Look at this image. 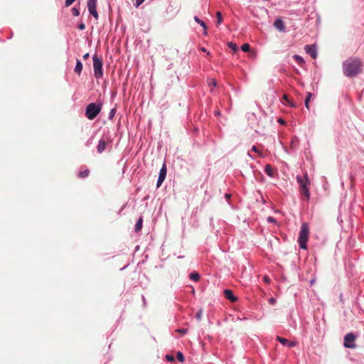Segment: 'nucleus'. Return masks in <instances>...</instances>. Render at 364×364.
<instances>
[{
	"mask_svg": "<svg viewBox=\"0 0 364 364\" xmlns=\"http://www.w3.org/2000/svg\"><path fill=\"white\" fill-rule=\"evenodd\" d=\"M363 62L359 58H349L343 63V72L349 77H353L363 72Z\"/></svg>",
	"mask_w": 364,
	"mask_h": 364,
	"instance_id": "f257e3e1",
	"label": "nucleus"
},
{
	"mask_svg": "<svg viewBox=\"0 0 364 364\" xmlns=\"http://www.w3.org/2000/svg\"><path fill=\"white\" fill-rule=\"evenodd\" d=\"M296 181L299 185V191L303 200H308L310 198V193L309 186L310 182L309 181L307 174L305 173L304 176H297Z\"/></svg>",
	"mask_w": 364,
	"mask_h": 364,
	"instance_id": "f03ea898",
	"label": "nucleus"
},
{
	"mask_svg": "<svg viewBox=\"0 0 364 364\" xmlns=\"http://www.w3.org/2000/svg\"><path fill=\"white\" fill-rule=\"evenodd\" d=\"M309 228L306 223H303L299 235L298 242L301 249L307 248V242L309 240Z\"/></svg>",
	"mask_w": 364,
	"mask_h": 364,
	"instance_id": "7ed1b4c3",
	"label": "nucleus"
},
{
	"mask_svg": "<svg viewBox=\"0 0 364 364\" xmlns=\"http://www.w3.org/2000/svg\"><path fill=\"white\" fill-rule=\"evenodd\" d=\"M101 109H102V105L100 103H99V104H97L95 102L90 103L86 107L85 116L88 119L92 120L99 114Z\"/></svg>",
	"mask_w": 364,
	"mask_h": 364,
	"instance_id": "20e7f679",
	"label": "nucleus"
},
{
	"mask_svg": "<svg viewBox=\"0 0 364 364\" xmlns=\"http://www.w3.org/2000/svg\"><path fill=\"white\" fill-rule=\"evenodd\" d=\"M92 59L95 76L96 78H101L103 75L102 59L101 58H98L97 55H94Z\"/></svg>",
	"mask_w": 364,
	"mask_h": 364,
	"instance_id": "39448f33",
	"label": "nucleus"
},
{
	"mask_svg": "<svg viewBox=\"0 0 364 364\" xmlns=\"http://www.w3.org/2000/svg\"><path fill=\"white\" fill-rule=\"evenodd\" d=\"M355 336L353 333H348L344 337L343 345L346 348H355Z\"/></svg>",
	"mask_w": 364,
	"mask_h": 364,
	"instance_id": "423d86ee",
	"label": "nucleus"
},
{
	"mask_svg": "<svg viewBox=\"0 0 364 364\" xmlns=\"http://www.w3.org/2000/svg\"><path fill=\"white\" fill-rule=\"evenodd\" d=\"M87 8L90 14H92L95 19L98 18V14L97 11V0H88Z\"/></svg>",
	"mask_w": 364,
	"mask_h": 364,
	"instance_id": "0eeeda50",
	"label": "nucleus"
},
{
	"mask_svg": "<svg viewBox=\"0 0 364 364\" xmlns=\"http://www.w3.org/2000/svg\"><path fill=\"white\" fill-rule=\"evenodd\" d=\"M305 51L311 55V57L314 59L317 57V52L315 45H306L304 47Z\"/></svg>",
	"mask_w": 364,
	"mask_h": 364,
	"instance_id": "6e6552de",
	"label": "nucleus"
},
{
	"mask_svg": "<svg viewBox=\"0 0 364 364\" xmlns=\"http://www.w3.org/2000/svg\"><path fill=\"white\" fill-rule=\"evenodd\" d=\"M166 176V165L164 164L162 168L160 170V173H159V176L157 184H156L157 187H159L162 184V183L165 180Z\"/></svg>",
	"mask_w": 364,
	"mask_h": 364,
	"instance_id": "1a4fd4ad",
	"label": "nucleus"
},
{
	"mask_svg": "<svg viewBox=\"0 0 364 364\" xmlns=\"http://www.w3.org/2000/svg\"><path fill=\"white\" fill-rule=\"evenodd\" d=\"M277 340L280 342L282 345L287 346L289 348L294 347L297 345L296 341H289L288 339L277 336Z\"/></svg>",
	"mask_w": 364,
	"mask_h": 364,
	"instance_id": "9d476101",
	"label": "nucleus"
},
{
	"mask_svg": "<svg viewBox=\"0 0 364 364\" xmlns=\"http://www.w3.org/2000/svg\"><path fill=\"white\" fill-rule=\"evenodd\" d=\"M225 297L232 302H235L237 300V298L234 296L233 292L230 289H225L224 291Z\"/></svg>",
	"mask_w": 364,
	"mask_h": 364,
	"instance_id": "9b49d317",
	"label": "nucleus"
},
{
	"mask_svg": "<svg viewBox=\"0 0 364 364\" xmlns=\"http://www.w3.org/2000/svg\"><path fill=\"white\" fill-rule=\"evenodd\" d=\"M274 27L280 31L284 30L285 26L283 21L281 18H277L274 23Z\"/></svg>",
	"mask_w": 364,
	"mask_h": 364,
	"instance_id": "f8f14e48",
	"label": "nucleus"
},
{
	"mask_svg": "<svg viewBox=\"0 0 364 364\" xmlns=\"http://www.w3.org/2000/svg\"><path fill=\"white\" fill-rule=\"evenodd\" d=\"M265 173L270 177L273 178L274 176L275 171L272 167L270 164H267L264 167Z\"/></svg>",
	"mask_w": 364,
	"mask_h": 364,
	"instance_id": "ddd939ff",
	"label": "nucleus"
},
{
	"mask_svg": "<svg viewBox=\"0 0 364 364\" xmlns=\"http://www.w3.org/2000/svg\"><path fill=\"white\" fill-rule=\"evenodd\" d=\"M105 148H106V142L105 140L103 139H101L100 141H99V144L97 145V151L99 153H102V151H104L105 150Z\"/></svg>",
	"mask_w": 364,
	"mask_h": 364,
	"instance_id": "4468645a",
	"label": "nucleus"
},
{
	"mask_svg": "<svg viewBox=\"0 0 364 364\" xmlns=\"http://www.w3.org/2000/svg\"><path fill=\"white\" fill-rule=\"evenodd\" d=\"M82 64L81 63V62L79 60H77L74 70L76 73H77L80 75L82 72Z\"/></svg>",
	"mask_w": 364,
	"mask_h": 364,
	"instance_id": "2eb2a0df",
	"label": "nucleus"
},
{
	"mask_svg": "<svg viewBox=\"0 0 364 364\" xmlns=\"http://www.w3.org/2000/svg\"><path fill=\"white\" fill-rule=\"evenodd\" d=\"M142 222H143V219L141 218H139L135 225V231L136 232H139L141 230Z\"/></svg>",
	"mask_w": 364,
	"mask_h": 364,
	"instance_id": "dca6fc26",
	"label": "nucleus"
},
{
	"mask_svg": "<svg viewBox=\"0 0 364 364\" xmlns=\"http://www.w3.org/2000/svg\"><path fill=\"white\" fill-rule=\"evenodd\" d=\"M89 174H90V170L85 169L84 171H80L78 176L80 178H84L88 176Z\"/></svg>",
	"mask_w": 364,
	"mask_h": 364,
	"instance_id": "f3484780",
	"label": "nucleus"
},
{
	"mask_svg": "<svg viewBox=\"0 0 364 364\" xmlns=\"http://www.w3.org/2000/svg\"><path fill=\"white\" fill-rule=\"evenodd\" d=\"M294 58L295 59V60L300 65H302L303 64H304V60L303 59V58L299 55H294Z\"/></svg>",
	"mask_w": 364,
	"mask_h": 364,
	"instance_id": "a211bd4d",
	"label": "nucleus"
},
{
	"mask_svg": "<svg viewBox=\"0 0 364 364\" xmlns=\"http://www.w3.org/2000/svg\"><path fill=\"white\" fill-rule=\"evenodd\" d=\"M189 277L191 279L197 282L199 280L200 275L197 272H193V273L190 274Z\"/></svg>",
	"mask_w": 364,
	"mask_h": 364,
	"instance_id": "6ab92c4d",
	"label": "nucleus"
},
{
	"mask_svg": "<svg viewBox=\"0 0 364 364\" xmlns=\"http://www.w3.org/2000/svg\"><path fill=\"white\" fill-rule=\"evenodd\" d=\"M194 20L197 23H198L200 26H202L205 30L207 29V26H205V23L203 21L200 20V18L198 16H195Z\"/></svg>",
	"mask_w": 364,
	"mask_h": 364,
	"instance_id": "aec40b11",
	"label": "nucleus"
},
{
	"mask_svg": "<svg viewBox=\"0 0 364 364\" xmlns=\"http://www.w3.org/2000/svg\"><path fill=\"white\" fill-rule=\"evenodd\" d=\"M228 46L229 48L232 49L234 51H237V49H238L237 45L235 43H232V42H228Z\"/></svg>",
	"mask_w": 364,
	"mask_h": 364,
	"instance_id": "412c9836",
	"label": "nucleus"
},
{
	"mask_svg": "<svg viewBox=\"0 0 364 364\" xmlns=\"http://www.w3.org/2000/svg\"><path fill=\"white\" fill-rule=\"evenodd\" d=\"M311 97V92H308L307 93V96H306V97L305 99V106H306V107L308 109H309V103Z\"/></svg>",
	"mask_w": 364,
	"mask_h": 364,
	"instance_id": "4be33fe9",
	"label": "nucleus"
},
{
	"mask_svg": "<svg viewBox=\"0 0 364 364\" xmlns=\"http://www.w3.org/2000/svg\"><path fill=\"white\" fill-rule=\"evenodd\" d=\"M176 358L178 361L181 363H183L184 361V356L183 354L181 351H178L176 354Z\"/></svg>",
	"mask_w": 364,
	"mask_h": 364,
	"instance_id": "5701e85b",
	"label": "nucleus"
},
{
	"mask_svg": "<svg viewBox=\"0 0 364 364\" xmlns=\"http://www.w3.org/2000/svg\"><path fill=\"white\" fill-rule=\"evenodd\" d=\"M250 45L248 43H245L241 46V49L244 52H248L250 51Z\"/></svg>",
	"mask_w": 364,
	"mask_h": 364,
	"instance_id": "b1692460",
	"label": "nucleus"
},
{
	"mask_svg": "<svg viewBox=\"0 0 364 364\" xmlns=\"http://www.w3.org/2000/svg\"><path fill=\"white\" fill-rule=\"evenodd\" d=\"M216 17L218 18L217 25H219L222 22V14L220 11H217Z\"/></svg>",
	"mask_w": 364,
	"mask_h": 364,
	"instance_id": "393cba45",
	"label": "nucleus"
},
{
	"mask_svg": "<svg viewBox=\"0 0 364 364\" xmlns=\"http://www.w3.org/2000/svg\"><path fill=\"white\" fill-rule=\"evenodd\" d=\"M196 316L198 321H200L203 316V310L200 309L197 311Z\"/></svg>",
	"mask_w": 364,
	"mask_h": 364,
	"instance_id": "a878e982",
	"label": "nucleus"
},
{
	"mask_svg": "<svg viewBox=\"0 0 364 364\" xmlns=\"http://www.w3.org/2000/svg\"><path fill=\"white\" fill-rule=\"evenodd\" d=\"M71 11H72V14H73V16H79L80 11H79V10L77 8L74 7V8L72 9Z\"/></svg>",
	"mask_w": 364,
	"mask_h": 364,
	"instance_id": "bb28decb",
	"label": "nucleus"
},
{
	"mask_svg": "<svg viewBox=\"0 0 364 364\" xmlns=\"http://www.w3.org/2000/svg\"><path fill=\"white\" fill-rule=\"evenodd\" d=\"M166 359L168 360V361H173L174 360V357L171 355H166Z\"/></svg>",
	"mask_w": 364,
	"mask_h": 364,
	"instance_id": "cd10ccee",
	"label": "nucleus"
},
{
	"mask_svg": "<svg viewBox=\"0 0 364 364\" xmlns=\"http://www.w3.org/2000/svg\"><path fill=\"white\" fill-rule=\"evenodd\" d=\"M145 0H136L134 6L138 8Z\"/></svg>",
	"mask_w": 364,
	"mask_h": 364,
	"instance_id": "c85d7f7f",
	"label": "nucleus"
},
{
	"mask_svg": "<svg viewBox=\"0 0 364 364\" xmlns=\"http://www.w3.org/2000/svg\"><path fill=\"white\" fill-rule=\"evenodd\" d=\"M283 99H284V100H285L287 102H288L290 104V105H291V107H296V105H295V104L290 103V102H289V100H288V97H287V95H284L283 96Z\"/></svg>",
	"mask_w": 364,
	"mask_h": 364,
	"instance_id": "c756f323",
	"label": "nucleus"
},
{
	"mask_svg": "<svg viewBox=\"0 0 364 364\" xmlns=\"http://www.w3.org/2000/svg\"><path fill=\"white\" fill-rule=\"evenodd\" d=\"M177 331L181 334H186L187 333V329L186 328H180V329H178Z\"/></svg>",
	"mask_w": 364,
	"mask_h": 364,
	"instance_id": "7c9ffc66",
	"label": "nucleus"
},
{
	"mask_svg": "<svg viewBox=\"0 0 364 364\" xmlns=\"http://www.w3.org/2000/svg\"><path fill=\"white\" fill-rule=\"evenodd\" d=\"M267 221L269 223H276V220L273 217H271V216L267 218Z\"/></svg>",
	"mask_w": 364,
	"mask_h": 364,
	"instance_id": "2f4dec72",
	"label": "nucleus"
},
{
	"mask_svg": "<svg viewBox=\"0 0 364 364\" xmlns=\"http://www.w3.org/2000/svg\"><path fill=\"white\" fill-rule=\"evenodd\" d=\"M75 0H65V6H70Z\"/></svg>",
	"mask_w": 364,
	"mask_h": 364,
	"instance_id": "473e14b6",
	"label": "nucleus"
},
{
	"mask_svg": "<svg viewBox=\"0 0 364 364\" xmlns=\"http://www.w3.org/2000/svg\"><path fill=\"white\" fill-rule=\"evenodd\" d=\"M252 151H253L256 153H258L259 154H261V151H259V149H257V147L256 146H253L252 147Z\"/></svg>",
	"mask_w": 364,
	"mask_h": 364,
	"instance_id": "72a5a7b5",
	"label": "nucleus"
},
{
	"mask_svg": "<svg viewBox=\"0 0 364 364\" xmlns=\"http://www.w3.org/2000/svg\"><path fill=\"white\" fill-rule=\"evenodd\" d=\"M78 28L81 31L84 30L85 28V25L84 23H81L78 25Z\"/></svg>",
	"mask_w": 364,
	"mask_h": 364,
	"instance_id": "f704fd0d",
	"label": "nucleus"
},
{
	"mask_svg": "<svg viewBox=\"0 0 364 364\" xmlns=\"http://www.w3.org/2000/svg\"><path fill=\"white\" fill-rule=\"evenodd\" d=\"M116 109H112L109 112V118H112L114 115L115 114Z\"/></svg>",
	"mask_w": 364,
	"mask_h": 364,
	"instance_id": "c9c22d12",
	"label": "nucleus"
},
{
	"mask_svg": "<svg viewBox=\"0 0 364 364\" xmlns=\"http://www.w3.org/2000/svg\"><path fill=\"white\" fill-rule=\"evenodd\" d=\"M263 281L265 282V283H269L270 282V279L267 277V276H264L263 277Z\"/></svg>",
	"mask_w": 364,
	"mask_h": 364,
	"instance_id": "e433bc0d",
	"label": "nucleus"
},
{
	"mask_svg": "<svg viewBox=\"0 0 364 364\" xmlns=\"http://www.w3.org/2000/svg\"><path fill=\"white\" fill-rule=\"evenodd\" d=\"M210 85H211V84H212V85H213V86H215V87L217 85V82H216V81H215L214 79H210Z\"/></svg>",
	"mask_w": 364,
	"mask_h": 364,
	"instance_id": "4c0bfd02",
	"label": "nucleus"
},
{
	"mask_svg": "<svg viewBox=\"0 0 364 364\" xmlns=\"http://www.w3.org/2000/svg\"><path fill=\"white\" fill-rule=\"evenodd\" d=\"M269 301L271 304H274L276 303V300L274 298H270Z\"/></svg>",
	"mask_w": 364,
	"mask_h": 364,
	"instance_id": "58836bf2",
	"label": "nucleus"
},
{
	"mask_svg": "<svg viewBox=\"0 0 364 364\" xmlns=\"http://www.w3.org/2000/svg\"><path fill=\"white\" fill-rule=\"evenodd\" d=\"M90 57V54L87 53H85L84 55H83V59L84 60H86L88 58Z\"/></svg>",
	"mask_w": 364,
	"mask_h": 364,
	"instance_id": "ea45409f",
	"label": "nucleus"
},
{
	"mask_svg": "<svg viewBox=\"0 0 364 364\" xmlns=\"http://www.w3.org/2000/svg\"><path fill=\"white\" fill-rule=\"evenodd\" d=\"M278 122H279L280 124H285V121H284V119H279L278 120Z\"/></svg>",
	"mask_w": 364,
	"mask_h": 364,
	"instance_id": "a19ab883",
	"label": "nucleus"
},
{
	"mask_svg": "<svg viewBox=\"0 0 364 364\" xmlns=\"http://www.w3.org/2000/svg\"><path fill=\"white\" fill-rule=\"evenodd\" d=\"M200 50L204 52V53H207V50H206V49L205 48H201Z\"/></svg>",
	"mask_w": 364,
	"mask_h": 364,
	"instance_id": "79ce46f5",
	"label": "nucleus"
},
{
	"mask_svg": "<svg viewBox=\"0 0 364 364\" xmlns=\"http://www.w3.org/2000/svg\"><path fill=\"white\" fill-rule=\"evenodd\" d=\"M225 197H226L227 198H230V195L227 193V194H225Z\"/></svg>",
	"mask_w": 364,
	"mask_h": 364,
	"instance_id": "37998d69",
	"label": "nucleus"
},
{
	"mask_svg": "<svg viewBox=\"0 0 364 364\" xmlns=\"http://www.w3.org/2000/svg\"><path fill=\"white\" fill-rule=\"evenodd\" d=\"M250 55H251V56H252V57H255V53H252V52H250Z\"/></svg>",
	"mask_w": 364,
	"mask_h": 364,
	"instance_id": "c03bdc74",
	"label": "nucleus"
},
{
	"mask_svg": "<svg viewBox=\"0 0 364 364\" xmlns=\"http://www.w3.org/2000/svg\"><path fill=\"white\" fill-rule=\"evenodd\" d=\"M206 53H207V56H209V55H210V52H207Z\"/></svg>",
	"mask_w": 364,
	"mask_h": 364,
	"instance_id": "a18cd8bd",
	"label": "nucleus"
}]
</instances>
